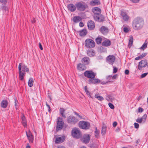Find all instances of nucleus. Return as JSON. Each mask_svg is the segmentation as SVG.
I'll return each mask as SVG.
<instances>
[{
	"instance_id": "nucleus-1",
	"label": "nucleus",
	"mask_w": 148,
	"mask_h": 148,
	"mask_svg": "<svg viewBox=\"0 0 148 148\" xmlns=\"http://www.w3.org/2000/svg\"><path fill=\"white\" fill-rule=\"evenodd\" d=\"M19 72V78L20 80L23 81L24 77L25 76L26 72L28 73L29 69L27 66L24 64L22 65L21 63L19 64L18 67Z\"/></svg>"
},
{
	"instance_id": "nucleus-2",
	"label": "nucleus",
	"mask_w": 148,
	"mask_h": 148,
	"mask_svg": "<svg viewBox=\"0 0 148 148\" xmlns=\"http://www.w3.org/2000/svg\"><path fill=\"white\" fill-rule=\"evenodd\" d=\"M144 23V21L142 18L137 17L135 18L133 21V28L135 30L140 29L143 26Z\"/></svg>"
},
{
	"instance_id": "nucleus-3",
	"label": "nucleus",
	"mask_w": 148,
	"mask_h": 148,
	"mask_svg": "<svg viewBox=\"0 0 148 148\" xmlns=\"http://www.w3.org/2000/svg\"><path fill=\"white\" fill-rule=\"evenodd\" d=\"M148 67L147 61L146 59L141 60L138 64L137 68L139 70L141 71L146 67Z\"/></svg>"
},
{
	"instance_id": "nucleus-4",
	"label": "nucleus",
	"mask_w": 148,
	"mask_h": 148,
	"mask_svg": "<svg viewBox=\"0 0 148 148\" xmlns=\"http://www.w3.org/2000/svg\"><path fill=\"white\" fill-rule=\"evenodd\" d=\"M85 45L87 48H91L95 46V43L92 40L88 38L85 41Z\"/></svg>"
},
{
	"instance_id": "nucleus-5",
	"label": "nucleus",
	"mask_w": 148,
	"mask_h": 148,
	"mask_svg": "<svg viewBox=\"0 0 148 148\" xmlns=\"http://www.w3.org/2000/svg\"><path fill=\"white\" fill-rule=\"evenodd\" d=\"M76 6L78 10L81 11H84L87 7L86 4L83 2L76 3Z\"/></svg>"
},
{
	"instance_id": "nucleus-6",
	"label": "nucleus",
	"mask_w": 148,
	"mask_h": 148,
	"mask_svg": "<svg viewBox=\"0 0 148 148\" xmlns=\"http://www.w3.org/2000/svg\"><path fill=\"white\" fill-rule=\"evenodd\" d=\"M79 125L80 128L85 130L89 129L90 127V124L89 123L84 121H79Z\"/></svg>"
},
{
	"instance_id": "nucleus-7",
	"label": "nucleus",
	"mask_w": 148,
	"mask_h": 148,
	"mask_svg": "<svg viewBox=\"0 0 148 148\" xmlns=\"http://www.w3.org/2000/svg\"><path fill=\"white\" fill-rule=\"evenodd\" d=\"M72 135L75 138H78L82 136V134L80 131L78 129L75 128L72 131Z\"/></svg>"
},
{
	"instance_id": "nucleus-8",
	"label": "nucleus",
	"mask_w": 148,
	"mask_h": 148,
	"mask_svg": "<svg viewBox=\"0 0 148 148\" xmlns=\"http://www.w3.org/2000/svg\"><path fill=\"white\" fill-rule=\"evenodd\" d=\"M84 76L90 79L95 78L96 75V73H95L91 71H86L84 73Z\"/></svg>"
},
{
	"instance_id": "nucleus-9",
	"label": "nucleus",
	"mask_w": 148,
	"mask_h": 148,
	"mask_svg": "<svg viewBox=\"0 0 148 148\" xmlns=\"http://www.w3.org/2000/svg\"><path fill=\"white\" fill-rule=\"evenodd\" d=\"M68 123L75 124L78 122V119L73 116H70L67 119Z\"/></svg>"
},
{
	"instance_id": "nucleus-10",
	"label": "nucleus",
	"mask_w": 148,
	"mask_h": 148,
	"mask_svg": "<svg viewBox=\"0 0 148 148\" xmlns=\"http://www.w3.org/2000/svg\"><path fill=\"white\" fill-rule=\"evenodd\" d=\"M62 119L61 118H58L57 119V124L56 128L57 130H58L62 129L64 124Z\"/></svg>"
},
{
	"instance_id": "nucleus-11",
	"label": "nucleus",
	"mask_w": 148,
	"mask_h": 148,
	"mask_svg": "<svg viewBox=\"0 0 148 148\" xmlns=\"http://www.w3.org/2000/svg\"><path fill=\"white\" fill-rule=\"evenodd\" d=\"M106 61L109 64H112L114 62L115 60V57L113 55H109L106 58Z\"/></svg>"
},
{
	"instance_id": "nucleus-12",
	"label": "nucleus",
	"mask_w": 148,
	"mask_h": 148,
	"mask_svg": "<svg viewBox=\"0 0 148 148\" xmlns=\"http://www.w3.org/2000/svg\"><path fill=\"white\" fill-rule=\"evenodd\" d=\"M93 17L94 19L96 21H103L104 20V16L103 15L100 14L98 15H94Z\"/></svg>"
},
{
	"instance_id": "nucleus-13",
	"label": "nucleus",
	"mask_w": 148,
	"mask_h": 148,
	"mask_svg": "<svg viewBox=\"0 0 148 148\" xmlns=\"http://www.w3.org/2000/svg\"><path fill=\"white\" fill-rule=\"evenodd\" d=\"M121 15L123 20L125 21H128L130 18V17L127 15L126 12L123 11H121Z\"/></svg>"
},
{
	"instance_id": "nucleus-14",
	"label": "nucleus",
	"mask_w": 148,
	"mask_h": 148,
	"mask_svg": "<svg viewBox=\"0 0 148 148\" xmlns=\"http://www.w3.org/2000/svg\"><path fill=\"white\" fill-rule=\"evenodd\" d=\"M101 82V80L95 78L89 79L88 80V83L89 84H96L99 83Z\"/></svg>"
},
{
	"instance_id": "nucleus-15",
	"label": "nucleus",
	"mask_w": 148,
	"mask_h": 148,
	"mask_svg": "<svg viewBox=\"0 0 148 148\" xmlns=\"http://www.w3.org/2000/svg\"><path fill=\"white\" fill-rule=\"evenodd\" d=\"M87 26L89 30H93L95 27V23L92 21H90L88 22Z\"/></svg>"
},
{
	"instance_id": "nucleus-16",
	"label": "nucleus",
	"mask_w": 148,
	"mask_h": 148,
	"mask_svg": "<svg viewBox=\"0 0 148 148\" xmlns=\"http://www.w3.org/2000/svg\"><path fill=\"white\" fill-rule=\"evenodd\" d=\"M147 117V115L146 114H144L142 118H138L136 120V121L139 123H141L142 122L145 123Z\"/></svg>"
},
{
	"instance_id": "nucleus-17",
	"label": "nucleus",
	"mask_w": 148,
	"mask_h": 148,
	"mask_svg": "<svg viewBox=\"0 0 148 148\" xmlns=\"http://www.w3.org/2000/svg\"><path fill=\"white\" fill-rule=\"evenodd\" d=\"M56 138L55 142L57 144L63 142L65 139V137L64 136L62 137L56 136Z\"/></svg>"
},
{
	"instance_id": "nucleus-18",
	"label": "nucleus",
	"mask_w": 148,
	"mask_h": 148,
	"mask_svg": "<svg viewBox=\"0 0 148 148\" xmlns=\"http://www.w3.org/2000/svg\"><path fill=\"white\" fill-rule=\"evenodd\" d=\"M92 11L94 13V15H98L100 14L101 12V9L98 7H94L92 9Z\"/></svg>"
},
{
	"instance_id": "nucleus-19",
	"label": "nucleus",
	"mask_w": 148,
	"mask_h": 148,
	"mask_svg": "<svg viewBox=\"0 0 148 148\" xmlns=\"http://www.w3.org/2000/svg\"><path fill=\"white\" fill-rule=\"evenodd\" d=\"M99 30L103 34H107L108 32V28L104 26H102L100 29Z\"/></svg>"
},
{
	"instance_id": "nucleus-20",
	"label": "nucleus",
	"mask_w": 148,
	"mask_h": 148,
	"mask_svg": "<svg viewBox=\"0 0 148 148\" xmlns=\"http://www.w3.org/2000/svg\"><path fill=\"white\" fill-rule=\"evenodd\" d=\"M76 5H75L73 3H71L68 5L67 8L71 12L75 11L76 9Z\"/></svg>"
},
{
	"instance_id": "nucleus-21",
	"label": "nucleus",
	"mask_w": 148,
	"mask_h": 148,
	"mask_svg": "<svg viewBox=\"0 0 148 148\" xmlns=\"http://www.w3.org/2000/svg\"><path fill=\"white\" fill-rule=\"evenodd\" d=\"M90 59L87 57H85L82 60V63L85 65H88L89 63Z\"/></svg>"
},
{
	"instance_id": "nucleus-22",
	"label": "nucleus",
	"mask_w": 148,
	"mask_h": 148,
	"mask_svg": "<svg viewBox=\"0 0 148 148\" xmlns=\"http://www.w3.org/2000/svg\"><path fill=\"white\" fill-rule=\"evenodd\" d=\"M111 44V41L108 40H105L102 43V45L104 47H108Z\"/></svg>"
},
{
	"instance_id": "nucleus-23",
	"label": "nucleus",
	"mask_w": 148,
	"mask_h": 148,
	"mask_svg": "<svg viewBox=\"0 0 148 148\" xmlns=\"http://www.w3.org/2000/svg\"><path fill=\"white\" fill-rule=\"evenodd\" d=\"M107 130V127L106 125L104 123H103L102 124V130H101V134L103 136L104 135L106 132Z\"/></svg>"
},
{
	"instance_id": "nucleus-24",
	"label": "nucleus",
	"mask_w": 148,
	"mask_h": 148,
	"mask_svg": "<svg viewBox=\"0 0 148 148\" xmlns=\"http://www.w3.org/2000/svg\"><path fill=\"white\" fill-rule=\"evenodd\" d=\"M87 53L88 56L90 57L94 56L95 54V52L94 50L92 49L88 50Z\"/></svg>"
},
{
	"instance_id": "nucleus-25",
	"label": "nucleus",
	"mask_w": 148,
	"mask_h": 148,
	"mask_svg": "<svg viewBox=\"0 0 148 148\" xmlns=\"http://www.w3.org/2000/svg\"><path fill=\"white\" fill-rule=\"evenodd\" d=\"M90 135L89 134L86 135L83 138V142L85 143H88L90 140Z\"/></svg>"
},
{
	"instance_id": "nucleus-26",
	"label": "nucleus",
	"mask_w": 148,
	"mask_h": 148,
	"mask_svg": "<svg viewBox=\"0 0 148 148\" xmlns=\"http://www.w3.org/2000/svg\"><path fill=\"white\" fill-rule=\"evenodd\" d=\"M82 20V18L79 16H75L73 18V21L75 23L79 22Z\"/></svg>"
},
{
	"instance_id": "nucleus-27",
	"label": "nucleus",
	"mask_w": 148,
	"mask_h": 148,
	"mask_svg": "<svg viewBox=\"0 0 148 148\" xmlns=\"http://www.w3.org/2000/svg\"><path fill=\"white\" fill-rule=\"evenodd\" d=\"M22 119V123L23 125L25 127H27V124L26 122V118L24 116V115L23 114L21 116Z\"/></svg>"
},
{
	"instance_id": "nucleus-28",
	"label": "nucleus",
	"mask_w": 148,
	"mask_h": 148,
	"mask_svg": "<svg viewBox=\"0 0 148 148\" xmlns=\"http://www.w3.org/2000/svg\"><path fill=\"white\" fill-rule=\"evenodd\" d=\"M79 35L81 36H85L87 33L86 30L85 29H84L79 32Z\"/></svg>"
},
{
	"instance_id": "nucleus-29",
	"label": "nucleus",
	"mask_w": 148,
	"mask_h": 148,
	"mask_svg": "<svg viewBox=\"0 0 148 148\" xmlns=\"http://www.w3.org/2000/svg\"><path fill=\"white\" fill-rule=\"evenodd\" d=\"M8 102L6 100H3L1 103V106L3 108H5L7 106Z\"/></svg>"
},
{
	"instance_id": "nucleus-30",
	"label": "nucleus",
	"mask_w": 148,
	"mask_h": 148,
	"mask_svg": "<svg viewBox=\"0 0 148 148\" xmlns=\"http://www.w3.org/2000/svg\"><path fill=\"white\" fill-rule=\"evenodd\" d=\"M100 2L98 0H94L91 1L90 4L92 5H95L99 4Z\"/></svg>"
},
{
	"instance_id": "nucleus-31",
	"label": "nucleus",
	"mask_w": 148,
	"mask_h": 148,
	"mask_svg": "<svg viewBox=\"0 0 148 148\" xmlns=\"http://www.w3.org/2000/svg\"><path fill=\"white\" fill-rule=\"evenodd\" d=\"M84 68L85 66L83 64L79 63L77 65V69L80 71L84 70Z\"/></svg>"
},
{
	"instance_id": "nucleus-32",
	"label": "nucleus",
	"mask_w": 148,
	"mask_h": 148,
	"mask_svg": "<svg viewBox=\"0 0 148 148\" xmlns=\"http://www.w3.org/2000/svg\"><path fill=\"white\" fill-rule=\"evenodd\" d=\"M65 109L63 108H60V113L62 116L64 118H65L66 117V115L64 114V113L65 112Z\"/></svg>"
},
{
	"instance_id": "nucleus-33",
	"label": "nucleus",
	"mask_w": 148,
	"mask_h": 148,
	"mask_svg": "<svg viewBox=\"0 0 148 148\" xmlns=\"http://www.w3.org/2000/svg\"><path fill=\"white\" fill-rule=\"evenodd\" d=\"M34 80L33 78H30L29 79L28 82V85L29 87H32L33 86Z\"/></svg>"
},
{
	"instance_id": "nucleus-34",
	"label": "nucleus",
	"mask_w": 148,
	"mask_h": 148,
	"mask_svg": "<svg viewBox=\"0 0 148 148\" xmlns=\"http://www.w3.org/2000/svg\"><path fill=\"white\" fill-rule=\"evenodd\" d=\"M102 40V39L101 37H98L95 40L97 44H101Z\"/></svg>"
},
{
	"instance_id": "nucleus-35",
	"label": "nucleus",
	"mask_w": 148,
	"mask_h": 148,
	"mask_svg": "<svg viewBox=\"0 0 148 148\" xmlns=\"http://www.w3.org/2000/svg\"><path fill=\"white\" fill-rule=\"evenodd\" d=\"M133 36H130L129 40V46H130V47H131L133 44Z\"/></svg>"
},
{
	"instance_id": "nucleus-36",
	"label": "nucleus",
	"mask_w": 148,
	"mask_h": 148,
	"mask_svg": "<svg viewBox=\"0 0 148 148\" xmlns=\"http://www.w3.org/2000/svg\"><path fill=\"white\" fill-rule=\"evenodd\" d=\"M95 97L100 101H102L103 100V98L102 97L99 96L97 94H95Z\"/></svg>"
},
{
	"instance_id": "nucleus-37",
	"label": "nucleus",
	"mask_w": 148,
	"mask_h": 148,
	"mask_svg": "<svg viewBox=\"0 0 148 148\" xmlns=\"http://www.w3.org/2000/svg\"><path fill=\"white\" fill-rule=\"evenodd\" d=\"M95 136L96 138H98L99 137V131H98L97 128H95Z\"/></svg>"
},
{
	"instance_id": "nucleus-38",
	"label": "nucleus",
	"mask_w": 148,
	"mask_h": 148,
	"mask_svg": "<svg viewBox=\"0 0 148 148\" xmlns=\"http://www.w3.org/2000/svg\"><path fill=\"white\" fill-rule=\"evenodd\" d=\"M27 138L30 143H33L34 139L33 135L31 136H30L29 137H27Z\"/></svg>"
},
{
	"instance_id": "nucleus-39",
	"label": "nucleus",
	"mask_w": 148,
	"mask_h": 148,
	"mask_svg": "<svg viewBox=\"0 0 148 148\" xmlns=\"http://www.w3.org/2000/svg\"><path fill=\"white\" fill-rule=\"evenodd\" d=\"M147 47V44L145 42L140 47V49L141 50H144Z\"/></svg>"
},
{
	"instance_id": "nucleus-40",
	"label": "nucleus",
	"mask_w": 148,
	"mask_h": 148,
	"mask_svg": "<svg viewBox=\"0 0 148 148\" xmlns=\"http://www.w3.org/2000/svg\"><path fill=\"white\" fill-rule=\"evenodd\" d=\"M26 133L27 137H29L30 136H31L33 135L29 130L27 132H26Z\"/></svg>"
},
{
	"instance_id": "nucleus-41",
	"label": "nucleus",
	"mask_w": 148,
	"mask_h": 148,
	"mask_svg": "<svg viewBox=\"0 0 148 148\" xmlns=\"http://www.w3.org/2000/svg\"><path fill=\"white\" fill-rule=\"evenodd\" d=\"M147 55V53H145L142 54V55L139 56L140 59H141L143 58H144L145 57V56H146Z\"/></svg>"
},
{
	"instance_id": "nucleus-42",
	"label": "nucleus",
	"mask_w": 148,
	"mask_h": 148,
	"mask_svg": "<svg viewBox=\"0 0 148 148\" xmlns=\"http://www.w3.org/2000/svg\"><path fill=\"white\" fill-rule=\"evenodd\" d=\"M108 105L109 107L111 109H113L114 108V105L111 103H108Z\"/></svg>"
},
{
	"instance_id": "nucleus-43",
	"label": "nucleus",
	"mask_w": 148,
	"mask_h": 148,
	"mask_svg": "<svg viewBox=\"0 0 148 148\" xmlns=\"http://www.w3.org/2000/svg\"><path fill=\"white\" fill-rule=\"evenodd\" d=\"M148 73H146L141 74L140 76V78H142L145 77L148 74Z\"/></svg>"
},
{
	"instance_id": "nucleus-44",
	"label": "nucleus",
	"mask_w": 148,
	"mask_h": 148,
	"mask_svg": "<svg viewBox=\"0 0 148 148\" xmlns=\"http://www.w3.org/2000/svg\"><path fill=\"white\" fill-rule=\"evenodd\" d=\"M114 69L113 71V73H114L117 72L118 71V68L116 67H113Z\"/></svg>"
},
{
	"instance_id": "nucleus-45",
	"label": "nucleus",
	"mask_w": 148,
	"mask_h": 148,
	"mask_svg": "<svg viewBox=\"0 0 148 148\" xmlns=\"http://www.w3.org/2000/svg\"><path fill=\"white\" fill-rule=\"evenodd\" d=\"M144 111V109L140 108L139 107L138 108V112H142Z\"/></svg>"
},
{
	"instance_id": "nucleus-46",
	"label": "nucleus",
	"mask_w": 148,
	"mask_h": 148,
	"mask_svg": "<svg viewBox=\"0 0 148 148\" xmlns=\"http://www.w3.org/2000/svg\"><path fill=\"white\" fill-rule=\"evenodd\" d=\"M0 2L3 4H5L7 3V0H0Z\"/></svg>"
},
{
	"instance_id": "nucleus-47",
	"label": "nucleus",
	"mask_w": 148,
	"mask_h": 148,
	"mask_svg": "<svg viewBox=\"0 0 148 148\" xmlns=\"http://www.w3.org/2000/svg\"><path fill=\"white\" fill-rule=\"evenodd\" d=\"M123 30L124 32L125 33L128 32L129 31L128 29L126 27H125L123 29Z\"/></svg>"
},
{
	"instance_id": "nucleus-48",
	"label": "nucleus",
	"mask_w": 148,
	"mask_h": 148,
	"mask_svg": "<svg viewBox=\"0 0 148 148\" xmlns=\"http://www.w3.org/2000/svg\"><path fill=\"white\" fill-rule=\"evenodd\" d=\"M18 102L16 100H15V108L16 109L18 106Z\"/></svg>"
},
{
	"instance_id": "nucleus-49",
	"label": "nucleus",
	"mask_w": 148,
	"mask_h": 148,
	"mask_svg": "<svg viewBox=\"0 0 148 148\" xmlns=\"http://www.w3.org/2000/svg\"><path fill=\"white\" fill-rule=\"evenodd\" d=\"M134 127L136 128H138L139 127V125L138 123H134Z\"/></svg>"
},
{
	"instance_id": "nucleus-50",
	"label": "nucleus",
	"mask_w": 148,
	"mask_h": 148,
	"mask_svg": "<svg viewBox=\"0 0 148 148\" xmlns=\"http://www.w3.org/2000/svg\"><path fill=\"white\" fill-rule=\"evenodd\" d=\"M84 90L86 93H88V92H89L88 90L87 89V86H86L84 87Z\"/></svg>"
},
{
	"instance_id": "nucleus-51",
	"label": "nucleus",
	"mask_w": 148,
	"mask_h": 148,
	"mask_svg": "<svg viewBox=\"0 0 148 148\" xmlns=\"http://www.w3.org/2000/svg\"><path fill=\"white\" fill-rule=\"evenodd\" d=\"M117 125V123L116 122H114L113 123V127H116Z\"/></svg>"
},
{
	"instance_id": "nucleus-52",
	"label": "nucleus",
	"mask_w": 148,
	"mask_h": 148,
	"mask_svg": "<svg viewBox=\"0 0 148 148\" xmlns=\"http://www.w3.org/2000/svg\"><path fill=\"white\" fill-rule=\"evenodd\" d=\"M118 76L117 74H115L112 77V79H116Z\"/></svg>"
},
{
	"instance_id": "nucleus-53",
	"label": "nucleus",
	"mask_w": 148,
	"mask_h": 148,
	"mask_svg": "<svg viewBox=\"0 0 148 148\" xmlns=\"http://www.w3.org/2000/svg\"><path fill=\"white\" fill-rule=\"evenodd\" d=\"M125 74L128 75L129 73V71L127 69L125 70Z\"/></svg>"
},
{
	"instance_id": "nucleus-54",
	"label": "nucleus",
	"mask_w": 148,
	"mask_h": 148,
	"mask_svg": "<svg viewBox=\"0 0 148 148\" xmlns=\"http://www.w3.org/2000/svg\"><path fill=\"white\" fill-rule=\"evenodd\" d=\"M140 0H131L134 3H137Z\"/></svg>"
},
{
	"instance_id": "nucleus-55",
	"label": "nucleus",
	"mask_w": 148,
	"mask_h": 148,
	"mask_svg": "<svg viewBox=\"0 0 148 148\" xmlns=\"http://www.w3.org/2000/svg\"><path fill=\"white\" fill-rule=\"evenodd\" d=\"M108 83V82H105L104 81H101V82L99 83L101 84L104 85L106 84L107 83Z\"/></svg>"
},
{
	"instance_id": "nucleus-56",
	"label": "nucleus",
	"mask_w": 148,
	"mask_h": 148,
	"mask_svg": "<svg viewBox=\"0 0 148 148\" xmlns=\"http://www.w3.org/2000/svg\"><path fill=\"white\" fill-rule=\"evenodd\" d=\"M79 25L80 27H83L84 26V25L82 22H80L79 23Z\"/></svg>"
},
{
	"instance_id": "nucleus-57",
	"label": "nucleus",
	"mask_w": 148,
	"mask_h": 148,
	"mask_svg": "<svg viewBox=\"0 0 148 148\" xmlns=\"http://www.w3.org/2000/svg\"><path fill=\"white\" fill-rule=\"evenodd\" d=\"M39 47L40 49L41 50H42L43 49V48L42 47V45L41 44V43H39Z\"/></svg>"
},
{
	"instance_id": "nucleus-58",
	"label": "nucleus",
	"mask_w": 148,
	"mask_h": 148,
	"mask_svg": "<svg viewBox=\"0 0 148 148\" xmlns=\"http://www.w3.org/2000/svg\"><path fill=\"white\" fill-rule=\"evenodd\" d=\"M140 59V58H139V56H138V57H136V58H135V60H139V59Z\"/></svg>"
},
{
	"instance_id": "nucleus-59",
	"label": "nucleus",
	"mask_w": 148,
	"mask_h": 148,
	"mask_svg": "<svg viewBox=\"0 0 148 148\" xmlns=\"http://www.w3.org/2000/svg\"><path fill=\"white\" fill-rule=\"evenodd\" d=\"M87 94V95L89 97H90L91 98H92L91 95H90V92H88V93H86Z\"/></svg>"
},
{
	"instance_id": "nucleus-60",
	"label": "nucleus",
	"mask_w": 148,
	"mask_h": 148,
	"mask_svg": "<svg viewBox=\"0 0 148 148\" xmlns=\"http://www.w3.org/2000/svg\"><path fill=\"white\" fill-rule=\"evenodd\" d=\"M32 23H34L36 22V20L34 18H33V20L32 21Z\"/></svg>"
},
{
	"instance_id": "nucleus-61",
	"label": "nucleus",
	"mask_w": 148,
	"mask_h": 148,
	"mask_svg": "<svg viewBox=\"0 0 148 148\" xmlns=\"http://www.w3.org/2000/svg\"><path fill=\"white\" fill-rule=\"evenodd\" d=\"M112 76L111 75H109L107 77V79L108 80L110 79V78L112 77Z\"/></svg>"
},
{
	"instance_id": "nucleus-62",
	"label": "nucleus",
	"mask_w": 148,
	"mask_h": 148,
	"mask_svg": "<svg viewBox=\"0 0 148 148\" xmlns=\"http://www.w3.org/2000/svg\"><path fill=\"white\" fill-rule=\"evenodd\" d=\"M2 9L3 10H6V9H7V7H6V6H3V7H2Z\"/></svg>"
},
{
	"instance_id": "nucleus-63",
	"label": "nucleus",
	"mask_w": 148,
	"mask_h": 148,
	"mask_svg": "<svg viewBox=\"0 0 148 148\" xmlns=\"http://www.w3.org/2000/svg\"><path fill=\"white\" fill-rule=\"evenodd\" d=\"M26 148H30V147L29 144H27L26 147Z\"/></svg>"
},
{
	"instance_id": "nucleus-64",
	"label": "nucleus",
	"mask_w": 148,
	"mask_h": 148,
	"mask_svg": "<svg viewBox=\"0 0 148 148\" xmlns=\"http://www.w3.org/2000/svg\"><path fill=\"white\" fill-rule=\"evenodd\" d=\"M75 114H76L79 117H80L81 116L79 115L76 112H74Z\"/></svg>"
}]
</instances>
